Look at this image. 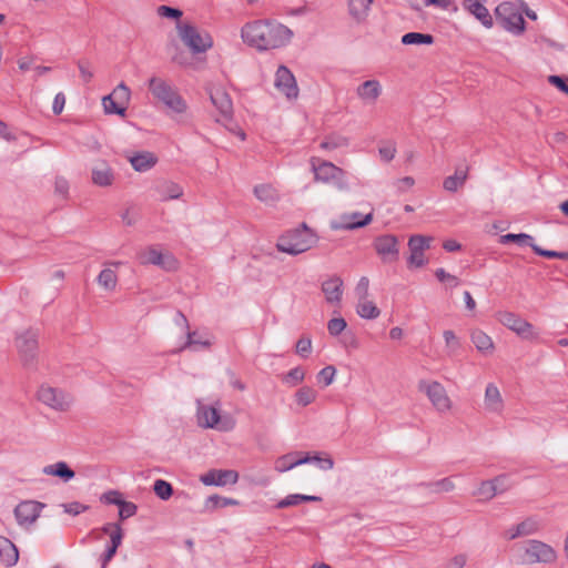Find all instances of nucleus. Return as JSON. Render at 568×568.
Masks as SVG:
<instances>
[{
  "label": "nucleus",
  "instance_id": "nucleus-1",
  "mask_svg": "<svg viewBox=\"0 0 568 568\" xmlns=\"http://www.w3.org/2000/svg\"><path fill=\"white\" fill-rule=\"evenodd\" d=\"M293 32L284 24L272 20H254L241 29L244 43L258 50L268 51L286 45Z\"/></svg>",
  "mask_w": 568,
  "mask_h": 568
},
{
  "label": "nucleus",
  "instance_id": "nucleus-2",
  "mask_svg": "<svg viewBox=\"0 0 568 568\" xmlns=\"http://www.w3.org/2000/svg\"><path fill=\"white\" fill-rule=\"evenodd\" d=\"M316 235L305 223L301 229L288 231L278 237L276 247L283 253L298 255L311 250L316 244Z\"/></svg>",
  "mask_w": 568,
  "mask_h": 568
},
{
  "label": "nucleus",
  "instance_id": "nucleus-3",
  "mask_svg": "<svg viewBox=\"0 0 568 568\" xmlns=\"http://www.w3.org/2000/svg\"><path fill=\"white\" fill-rule=\"evenodd\" d=\"M149 90L172 112L182 114L187 110L185 100L168 81L153 77L149 80Z\"/></svg>",
  "mask_w": 568,
  "mask_h": 568
},
{
  "label": "nucleus",
  "instance_id": "nucleus-4",
  "mask_svg": "<svg viewBox=\"0 0 568 568\" xmlns=\"http://www.w3.org/2000/svg\"><path fill=\"white\" fill-rule=\"evenodd\" d=\"M311 166L315 175V181L332 183L339 191H347L349 189L346 181V172L332 162L322 161L318 158H312Z\"/></svg>",
  "mask_w": 568,
  "mask_h": 568
},
{
  "label": "nucleus",
  "instance_id": "nucleus-5",
  "mask_svg": "<svg viewBox=\"0 0 568 568\" xmlns=\"http://www.w3.org/2000/svg\"><path fill=\"white\" fill-rule=\"evenodd\" d=\"M176 29L182 42L193 53H203L213 47L211 34L206 31H201L190 22H179Z\"/></svg>",
  "mask_w": 568,
  "mask_h": 568
},
{
  "label": "nucleus",
  "instance_id": "nucleus-6",
  "mask_svg": "<svg viewBox=\"0 0 568 568\" xmlns=\"http://www.w3.org/2000/svg\"><path fill=\"white\" fill-rule=\"evenodd\" d=\"M497 21L504 29L521 34L525 31V20L518 9L511 2H503L495 9Z\"/></svg>",
  "mask_w": 568,
  "mask_h": 568
},
{
  "label": "nucleus",
  "instance_id": "nucleus-7",
  "mask_svg": "<svg viewBox=\"0 0 568 568\" xmlns=\"http://www.w3.org/2000/svg\"><path fill=\"white\" fill-rule=\"evenodd\" d=\"M37 398L55 412H65L72 404V397L64 390L43 384L39 387Z\"/></svg>",
  "mask_w": 568,
  "mask_h": 568
},
{
  "label": "nucleus",
  "instance_id": "nucleus-8",
  "mask_svg": "<svg viewBox=\"0 0 568 568\" xmlns=\"http://www.w3.org/2000/svg\"><path fill=\"white\" fill-rule=\"evenodd\" d=\"M16 347L24 367L34 365L38 355V332L26 329L16 337Z\"/></svg>",
  "mask_w": 568,
  "mask_h": 568
},
{
  "label": "nucleus",
  "instance_id": "nucleus-9",
  "mask_svg": "<svg viewBox=\"0 0 568 568\" xmlns=\"http://www.w3.org/2000/svg\"><path fill=\"white\" fill-rule=\"evenodd\" d=\"M418 389L426 394L433 407L439 413H447L452 409V400L445 387L436 381H420Z\"/></svg>",
  "mask_w": 568,
  "mask_h": 568
},
{
  "label": "nucleus",
  "instance_id": "nucleus-10",
  "mask_svg": "<svg viewBox=\"0 0 568 568\" xmlns=\"http://www.w3.org/2000/svg\"><path fill=\"white\" fill-rule=\"evenodd\" d=\"M197 422L201 427L221 432H229L234 427V422L231 418H222L219 407L212 405H199Z\"/></svg>",
  "mask_w": 568,
  "mask_h": 568
},
{
  "label": "nucleus",
  "instance_id": "nucleus-11",
  "mask_svg": "<svg viewBox=\"0 0 568 568\" xmlns=\"http://www.w3.org/2000/svg\"><path fill=\"white\" fill-rule=\"evenodd\" d=\"M525 560L528 564H549L556 559V551L540 540H528L524 544Z\"/></svg>",
  "mask_w": 568,
  "mask_h": 568
},
{
  "label": "nucleus",
  "instance_id": "nucleus-12",
  "mask_svg": "<svg viewBox=\"0 0 568 568\" xmlns=\"http://www.w3.org/2000/svg\"><path fill=\"white\" fill-rule=\"evenodd\" d=\"M136 257L142 265H155L163 270L171 271L176 267V260L171 254H163L155 246L141 250Z\"/></svg>",
  "mask_w": 568,
  "mask_h": 568
},
{
  "label": "nucleus",
  "instance_id": "nucleus-13",
  "mask_svg": "<svg viewBox=\"0 0 568 568\" xmlns=\"http://www.w3.org/2000/svg\"><path fill=\"white\" fill-rule=\"evenodd\" d=\"M498 321L521 338L534 339L536 337L534 326L513 312H500L498 314Z\"/></svg>",
  "mask_w": 568,
  "mask_h": 568
},
{
  "label": "nucleus",
  "instance_id": "nucleus-14",
  "mask_svg": "<svg viewBox=\"0 0 568 568\" xmlns=\"http://www.w3.org/2000/svg\"><path fill=\"white\" fill-rule=\"evenodd\" d=\"M373 221V212L362 214L359 212L343 213L331 221L329 225L335 231L356 230L368 225Z\"/></svg>",
  "mask_w": 568,
  "mask_h": 568
},
{
  "label": "nucleus",
  "instance_id": "nucleus-15",
  "mask_svg": "<svg viewBox=\"0 0 568 568\" xmlns=\"http://www.w3.org/2000/svg\"><path fill=\"white\" fill-rule=\"evenodd\" d=\"M430 236L424 235H413L408 241V247L410 251V255L408 258V264L415 267H422L426 261L424 258V251L430 247L432 242Z\"/></svg>",
  "mask_w": 568,
  "mask_h": 568
},
{
  "label": "nucleus",
  "instance_id": "nucleus-16",
  "mask_svg": "<svg viewBox=\"0 0 568 568\" xmlns=\"http://www.w3.org/2000/svg\"><path fill=\"white\" fill-rule=\"evenodd\" d=\"M205 486L234 485L239 480V473L232 469H211L200 477Z\"/></svg>",
  "mask_w": 568,
  "mask_h": 568
},
{
  "label": "nucleus",
  "instance_id": "nucleus-17",
  "mask_svg": "<svg viewBox=\"0 0 568 568\" xmlns=\"http://www.w3.org/2000/svg\"><path fill=\"white\" fill-rule=\"evenodd\" d=\"M43 504L34 500H26L20 503L14 509L17 521L21 526L33 524L40 515Z\"/></svg>",
  "mask_w": 568,
  "mask_h": 568
},
{
  "label": "nucleus",
  "instance_id": "nucleus-18",
  "mask_svg": "<svg viewBox=\"0 0 568 568\" xmlns=\"http://www.w3.org/2000/svg\"><path fill=\"white\" fill-rule=\"evenodd\" d=\"M275 87L288 99L296 98L298 94L295 78L293 73L284 65H281L276 71Z\"/></svg>",
  "mask_w": 568,
  "mask_h": 568
},
{
  "label": "nucleus",
  "instance_id": "nucleus-19",
  "mask_svg": "<svg viewBox=\"0 0 568 568\" xmlns=\"http://www.w3.org/2000/svg\"><path fill=\"white\" fill-rule=\"evenodd\" d=\"M308 463H311V455L308 453L291 452L275 459L274 469L277 473H285Z\"/></svg>",
  "mask_w": 568,
  "mask_h": 568
},
{
  "label": "nucleus",
  "instance_id": "nucleus-20",
  "mask_svg": "<svg viewBox=\"0 0 568 568\" xmlns=\"http://www.w3.org/2000/svg\"><path fill=\"white\" fill-rule=\"evenodd\" d=\"M376 253L384 262H393L398 257L397 239L394 235H382L374 242Z\"/></svg>",
  "mask_w": 568,
  "mask_h": 568
},
{
  "label": "nucleus",
  "instance_id": "nucleus-21",
  "mask_svg": "<svg viewBox=\"0 0 568 568\" xmlns=\"http://www.w3.org/2000/svg\"><path fill=\"white\" fill-rule=\"evenodd\" d=\"M343 287L344 282L337 275H333L325 280L322 283V292L325 296V301L333 306H338L343 297Z\"/></svg>",
  "mask_w": 568,
  "mask_h": 568
},
{
  "label": "nucleus",
  "instance_id": "nucleus-22",
  "mask_svg": "<svg viewBox=\"0 0 568 568\" xmlns=\"http://www.w3.org/2000/svg\"><path fill=\"white\" fill-rule=\"evenodd\" d=\"M486 0H463V8L474 16L485 28L493 27L494 21L488 9L485 7Z\"/></svg>",
  "mask_w": 568,
  "mask_h": 568
},
{
  "label": "nucleus",
  "instance_id": "nucleus-23",
  "mask_svg": "<svg viewBox=\"0 0 568 568\" xmlns=\"http://www.w3.org/2000/svg\"><path fill=\"white\" fill-rule=\"evenodd\" d=\"M210 99L213 105L219 110L224 120H231L233 114V104L230 95L223 88H214L210 91Z\"/></svg>",
  "mask_w": 568,
  "mask_h": 568
},
{
  "label": "nucleus",
  "instance_id": "nucleus-24",
  "mask_svg": "<svg viewBox=\"0 0 568 568\" xmlns=\"http://www.w3.org/2000/svg\"><path fill=\"white\" fill-rule=\"evenodd\" d=\"M383 91L378 80H366L356 88V95L366 104H374Z\"/></svg>",
  "mask_w": 568,
  "mask_h": 568
},
{
  "label": "nucleus",
  "instance_id": "nucleus-25",
  "mask_svg": "<svg viewBox=\"0 0 568 568\" xmlns=\"http://www.w3.org/2000/svg\"><path fill=\"white\" fill-rule=\"evenodd\" d=\"M91 179L93 184L101 187H108L113 184L114 173L105 161L100 160L92 168Z\"/></svg>",
  "mask_w": 568,
  "mask_h": 568
},
{
  "label": "nucleus",
  "instance_id": "nucleus-26",
  "mask_svg": "<svg viewBox=\"0 0 568 568\" xmlns=\"http://www.w3.org/2000/svg\"><path fill=\"white\" fill-rule=\"evenodd\" d=\"M540 529L539 521L534 518L529 517L521 523H519L516 526L510 527L506 530L505 536L507 539L513 540L518 537L529 536L532 534H536Z\"/></svg>",
  "mask_w": 568,
  "mask_h": 568
},
{
  "label": "nucleus",
  "instance_id": "nucleus-27",
  "mask_svg": "<svg viewBox=\"0 0 568 568\" xmlns=\"http://www.w3.org/2000/svg\"><path fill=\"white\" fill-rule=\"evenodd\" d=\"M126 159L132 168L138 172H146L158 163L156 155L149 151L130 154Z\"/></svg>",
  "mask_w": 568,
  "mask_h": 568
},
{
  "label": "nucleus",
  "instance_id": "nucleus-28",
  "mask_svg": "<svg viewBox=\"0 0 568 568\" xmlns=\"http://www.w3.org/2000/svg\"><path fill=\"white\" fill-rule=\"evenodd\" d=\"M373 0H347L348 13L357 23H364L368 17Z\"/></svg>",
  "mask_w": 568,
  "mask_h": 568
},
{
  "label": "nucleus",
  "instance_id": "nucleus-29",
  "mask_svg": "<svg viewBox=\"0 0 568 568\" xmlns=\"http://www.w3.org/2000/svg\"><path fill=\"white\" fill-rule=\"evenodd\" d=\"M123 538V531L120 525L114 524V530L110 532L111 545L105 549L101 557V568H105L112 560L120 547Z\"/></svg>",
  "mask_w": 568,
  "mask_h": 568
},
{
  "label": "nucleus",
  "instance_id": "nucleus-30",
  "mask_svg": "<svg viewBox=\"0 0 568 568\" xmlns=\"http://www.w3.org/2000/svg\"><path fill=\"white\" fill-rule=\"evenodd\" d=\"M161 201L178 200L183 195V187L173 181H163L155 186Z\"/></svg>",
  "mask_w": 568,
  "mask_h": 568
},
{
  "label": "nucleus",
  "instance_id": "nucleus-31",
  "mask_svg": "<svg viewBox=\"0 0 568 568\" xmlns=\"http://www.w3.org/2000/svg\"><path fill=\"white\" fill-rule=\"evenodd\" d=\"M470 339L476 349L484 355H491L495 349V344L489 335L479 328H475L470 333Z\"/></svg>",
  "mask_w": 568,
  "mask_h": 568
},
{
  "label": "nucleus",
  "instance_id": "nucleus-32",
  "mask_svg": "<svg viewBox=\"0 0 568 568\" xmlns=\"http://www.w3.org/2000/svg\"><path fill=\"white\" fill-rule=\"evenodd\" d=\"M485 408L493 413H500L504 407V402L498 387L494 384H488L485 390Z\"/></svg>",
  "mask_w": 568,
  "mask_h": 568
},
{
  "label": "nucleus",
  "instance_id": "nucleus-33",
  "mask_svg": "<svg viewBox=\"0 0 568 568\" xmlns=\"http://www.w3.org/2000/svg\"><path fill=\"white\" fill-rule=\"evenodd\" d=\"M506 476H497L491 480L481 481L475 495L481 499L489 500L494 498L497 494L503 493L505 488H498L497 484L500 481H505Z\"/></svg>",
  "mask_w": 568,
  "mask_h": 568
},
{
  "label": "nucleus",
  "instance_id": "nucleus-34",
  "mask_svg": "<svg viewBox=\"0 0 568 568\" xmlns=\"http://www.w3.org/2000/svg\"><path fill=\"white\" fill-rule=\"evenodd\" d=\"M0 557L6 566L16 565L19 558L16 545L6 537H0Z\"/></svg>",
  "mask_w": 568,
  "mask_h": 568
},
{
  "label": "nucleus",
  "instance_id": "nucleus-35",
  "mask_svg": "<svg viewBox=\"0 0 568 568\" xmlns=\"http://www.w3.org/2000/svg\"><path fill=\"white\" fill-rule=\"evenodd\" d=\"M42 471L44 475L59 477L63 481H69L75 476V473L65 462H58L55 464L47 465L43 467Z\"/></svg>",
  "mask_w": 568,
  "mask_h": 568
},
{
  "label": "nucleus",
  "instance_id": "nucleus-36",
  "mask_svg": "<svg viewBox=\"0 0 568 568\" xmlns=\"http://www.w3.org/2000/svg\"><path fill=\"white\" fill-rule=\"evenodd\" d=\"M468 176V166L457 168L453 175L447 176L443 182V187L448 192H456L460 189Z\"/></svg>",
  "mask_w": 568,
  "mask_h": 568
},
{
  "label": "nucleus",
  "instance_id": "nucleus-37",
  "mask_svg": "<svg viewBox=\"0 0 568 568\" xmlns=\"http://www.w3.org/2000/svg\"><path fill=\"white\" fill-rule=\"evenodd\" d=\"M356 312L362 318L375 320L381 311L369 297L357 300Z\"/></svg>",
  "mask_w": 568,
  "mask_h": 568
},
{
  "label": "nucleus",
  "instance_id": "nucleus-38",
  "mask_svg": "<svg viewBox=\"0 0 568 568\" xmlns=\"http://www.w3.org/2000/svg\"><path fill=\"white\" fill-rule=\"evenodd\" d=\"M322 498L320 496H313V495H303V494H291L287 495L285 498L281 499L276 504V508H287L292 506H297L301 503L304 501H321Z\"/></svg>",
  "mask_w": 568,
  "mask_h": 568
},
{
  "label": "nucleus",
  "instance_id": "nucleus-39",
  "mask_svg": "<svg viewBox=\"0 0 568 568\" xmlns=\"http://www.w3.org/2000/svg\"><path fill=\"white\" fill-rule=\"evenodd\" d=\"M255 196L266 203L272 204L278 200L277 191L270 184H261L254 187Z\"/></svg>",
  "mask_w": 568,
  "mask_h": 568
},
{
  "label": "nucleus",
  "instance_id": "nucleus-40",
  "mask_svg": "<svg viewBox=\"0 0 568 568\" xmlns=\"http://www.w3.org/2000/svg\"><path fill=\"white\" fill-rule=\"evenodd\" d=\"M317 397V392L310 387L303 386L298 388L294 395V399L298 406L305 407L312 404Z\"/></svg>",
  "mask_w": 568,
  "mask_h": 568
},
{
  "label": "nucleus",
  "instance_id": "nucleus-41",
  "mask_svg": "<svg viewBox=\"0 0 568 568\" xmlns=\"http://www.w3.org/2000/svg\"><path fill=\"white\" fill-rule=\"evenodd\" d=\"M402 43L406 45L410 44H433L434 37L428 33L408 32L402 37Z\"/></svg>",
  "mask_w": 568,
  "mask_h": 568
},
{
  "label": "nucleus",
  "instance_id": "nucleus-42",
  "mask_svg": "<svg viewBox=\"0 0 568 568\" xmlns=\"http://www.w3.org/2000/svg\"><path fill=\"white\" fill-rule=\"evenodd\" d=\"M443 337L447 355H455L462 347L459 337L452 329H445L443 332Z\"/></svg>",
  "mask_w": 568,
  "mask_h": 568
},
{
  "label": "nucleus",
  "instance_id": "nucleus-43",
  "mask_svg": "<svg viewBox=\"0 0 568 568\" xmlns=\"http://www.w3.org/2000/svg\"><path fill=\"white\" fill-rule=\"evenodd\" d=\"M98 283L101 287L106 291H113L116 287L118 276L115 271L111 268H104L98 276Z\"/></svg>",
  "mask_w": 568,
  "mask_h": 568
},
{
  "label": "nucleus",
  "instance_id": "nucleus-44",
  "mask_svg": "<svg viewBox=\"0 0 568 568\" xmlns=\"http://www.w3.org/2000/svg\"><path fill=\"white\" fill-rule=\"evenodd\" d=\"M102 105L106 114H119L124 115L126 106L121 105L116 99L106 95L102 99Z\"/></svg>",
  "mask_w": 568,
  "mask_h": 568
},
{
  "label": "nucleus",
  "instance_id": "nucleus-45",
  "mask_svg": "<svg viewBox=\"0 0 568 568\" xmlns=\"http://www.w3.org/2000/svg\"><path fill=\"white\" fill-rule=\"evenodd\" d=\"M206 507L212 508H223L227 506H237L240 505V501L237 499L227 498V497H221L219 495H212L207 497L205 501Z\"/></svg>",
  "mask_w": 568,
  "mask_h": 568
},
{
  "label": "nucleus",
  "instance_id": "nucleus-46",
  "mask_svg": "<svg viewBox=\"0 0 568 568\" xmlns=\"http://www.w3.org/2000/svg\"><path fill=\"white\" fill-rule=\"evenodd\" d=\"M499 241L501 244H508L510 242H515L519 245H529V246H530V244H534L532 236H530L529 234H526V233H519V234L508 233V234L501 235Z\"/></svg>",
  "mask_w": 568,
  "mask_h": 568
},
{
  "label": "nucleus",
  "instance_id": "nucleus-47",
  "mask_svg": "<svg viewBox=\"0 0 568 568\" xmlns=\"http://www.w3.org/2000/svg\"><path fill=\"white\" fill-rule=\"evenodd\" d=\"M153 490L155 495L162 500H168L173 494L171 484L163 479H156L154 481Z\"/></svg>",
  "mask_w": 568,
  "mask_h": 568
},
{
  "label": "nucleus",
  "instance_id": "nucleus-48",
  "mask_svg": "<svg viewBox=\"0 0 568 568\" xmlns=\"http://www.w3.org/2000/svg\"><path fill=\"white\" fill-rule=\"evenodd\" d=\"M305 378V373L302 367L292 368L286 375L283 376V383L293 387L301 384Z\"/></svg>",
  "mask_w": 568,
  "mask_h": 568
},
{
  "label": "nucleus",
  "instance_id": "nucleus-49",
  "mask_svg": "<svg viewBox=\"0 0 568 568\" xmlns=\"http://www.w3.org/2000/svg\"><path fill=\"white\" fill-rule=\"evenodd\" d=\"M397 149L394 141H386L378 148L379 156L385 162H390L396 155Z\"/></svg>",
  "mask_w": 568,
  "mask_h": 568
},
{
  "label": "nucleus",
  "instance_id": "nucleus-50",
  "mask_svg": "<svg viewBox=\"0 0 568 568\" xmlns=\"http://www.w3.org/2000/svg\"><path fill=\"white\" fill-rule=\"evenodd\" d=\"M109 95L113 97V99H116V101H119V103L121 105L126 106V104L130 100L131 92H130V89L123 82H121L120 84H118L115 87L113 92Z\"/></svg>",
  "mask_w": 568,
  "mask_h": 568
},
{
  "label": "nucleus",
  "instance_id": "nucleus-51",
  "mask_svg": "<svg viewBox=\"0 0 568 568\" xmlns=\"http://www.w3.org/2000/svg\"><path fill=\"white\" fill-rule=\"evenodd\" d=\"M187 338L185 344L180 348V351L190 348L196 345H200L202 347H210L211 342L209 339H202L196 332H190L187 331Z\"/></svg>",
  "mask_w": 568,
  "mask_h": 568
},
{
  "label": "nucleus",
  "instance_id": "nucleus-52",
  "mask_svg": "<svg viewBox=\"0 0 568 568\" xmlns=\"http://www.w3.org/2000/svg\"><path fill=\"white\" fill-rule=\"evenodd\" d=\"M346 321L343 317H335L328 321L327 331L332 336H337L346 328Z\"/></svg>",
  "mask_w": 568,
  "mask_h": 568
},
{
  "label": "nucleus",
  "instance_id": "nucleus-53",
  "mask_svg": "<svg viewBox=\"0 0 568 568\" xmlns=\"http://www.w3.org/2000/svg\"><path fill=\"white\" fill-rule=\"evenodd\" d=\"M347 145V140L342 136H329L325 141L321 142L320 148L322 150H335L341 146Z\"/></svg>",
  "mask_w": 568,
  "mask_h": 568
},
{
  "label": "nucleus",
  "instance_id": "nucleus-54",
  "mask_svg": "<svg viewBox=\"0 0 568 568\" xmlns=\"http://www.w3.org/2000/svg\"><path fill=\"white\" fill-rule=\"evenodd\" d=\"M426 7L434 6L443 10L457 12L458 7L454 0H424Z\"/></svg>",
  "mask_w": 568,
  "mask_h": 568
},
{
  "label": "nucleus",
  "instance_id": "nucleus-55",
  "mask_svg": "<svg viewBox=\"0 0 568 568\" xmlns=\"http://www.w3.org/2000/svg\"><path fill=\"white\" fill-rule=\"evenodd\" d=\"M335 375L336 368L332 365H328L320 371L317 378L318 382L324 383V386H328L333 383Z\"/></svg>",
  "mask_w": 568,
  "mask_h": 568
},
{
  "label": "nucleus",
  "instance_id": "nucleus-56",
  "mask_svg": "<svg viewBox=\"0 0 568 568\" xmlns=\"http://www.w3.org/2000/svg\"><path fill=\"white\" fill-rule=\"evenodd\" d=\"M355 295L357 300L369 297V280L366 276H362L355 287Z\"/></svg>",
  "mask_w": 568,
  "mask_h": 568
},
{
  "label": "nucleus",
  "instance_id": "nucleus-57",
  "mask_svg": "<svg viewBox=\"0 0 568 568\" xmlns=\"http://www.w3.org/2000/svg\"><path fill=\"white\" fill-rule=\"evenodd\" d=\"M435 275L439 282L447 283L450 287L459 285L458 277L447 273L444 268L436 270Z\"/></svg>",
  "mask_w": 568,
  "mask_h": 568
},
{
  "label": "nucleus",
  "instance_id": "nucleus-58",
  "mask_svg": "<svg viewBox=\"0 0 568 568\" xmlns=\"http://www.w3.org/2000/svg\"><path fill=\"white\" fill-rule=\"evenodd\" d=\"M138 507L131 501H125L120 506L119 516L122 520L128 519L136 514Z\"/></svg>",
  "mask_w": 568,
  "mask_h": 568
},
{
  "label": "nucleus",
  "instance_id": "nucleus-59",
  "mask_svg": "<svg viewBox=\"0 0 568 568\" xmlns=\"http://www.w3.org/2000/svg\"><path fill=\"white\" fill-rule=\"evenodd\" d=\"M296 353L302 357H307L312 351V341L308 337H302L296 343Z\"/></svg>",
  "mask_w": 568,
  "mask_h": 568
},
{
  "label": "nucleus",
  "instance_id": "nucleus-60",
  "mask_svg": "<svg viewBox=\"0 0 568 568\" xmlns=\"http://www.w3.org/2000/svg\"><path fill=\"white\" fill-rule=\"evenodd\" d=\"M78 68H79L80 75H81V79L83 80V82L89 83L94 77V73L91 69L90 63L88 61H79Z\"/></svg>",
  "mask_w": 568,
  "mask_h": 568
},
{
  "label": "nucleus",
  "instance_id": "nucleus-61",
  "mask_svg": "<svg viewBox=\"0 0 568 568\" xmlns=\"http://www.w3.org/2000/svg\"><path fill=\"white\" fill-rule=\"evenodd\" d=\"M158 13L163 18H170V19H180L183 14L180 9L168 7V6H160L158 8Z\"/></svg>",
  "mask_w": 568,
  "mask_h": 568
},
{
  "label": "nucleus",
  "instance_id": "nucleus-62",
  "mask_svg": "<svg viewBox=\"0 0 568 568\" xmlns=\"http://www.w3.org/2000/svg\"><path fill=\"white\" fill-rule=\"evenodd\" d=\"M311 463H316L323 470H329L334 467V460L328 455H325V457L320 455L311 456Z\"/></svg>",
  "mask_w": 568,
  "mask_h": 568
},
{
  "label": "nucleus",
  "instance_id": "nucleus-63",
  "mask_svg": "<svg viewBox=\"0 0 568 568\" xmlns=\"http://www.w3.org/2000/svg\"><path fill=\"white\" fill-rule=\"evenodd\" d=\"M105 504L121 506L123 503L122 496L118 490H110L102 495L101 498Z\"/></svg>",
  "mask_w": 568,
  "mask_h": 568
},
{
  "label": "nucleus",
  "instance_id": "nucleus-64",
  "mask_svg": "<svg viewBox=\"0 0 568 568\" xmlns=\"http://www.w3.org/2000/svg\"><path fill=\"white\" fill-rule=\"evenodd\" d=\"M467 562V556L459 554L454 556L446 565V568H464Z\"/></svg>",
  "mask_w": 568,
  "mask_h": 568
}]
</instances>
